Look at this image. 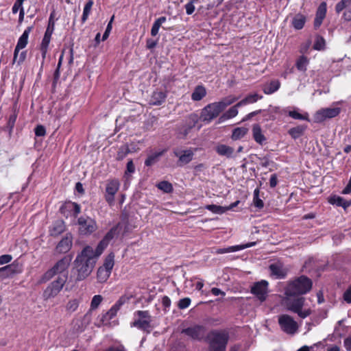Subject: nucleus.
<instances>
[{"instance_id": "1", "label": "nucleus", "mask_w": 351, "mask_h": 351, "mask_svg": "<svg viewBox=\"0 0 351 351\" xmlns=\"http://www.w3.org/2000/svg\"><path fill=\"white\" fill-rule=\"evenodd\" d=\"M99 256L92 247L87 245L84 247L74 261L77 271L76 281H82L91 274Z\"/></svg>"}, {"instance_id": "2", "label": "nucleus", "mask_w": 351, "mask_h": 351, "mask_svg": "<svg viewBox=\"0 0 351 351\" xmlns=\"http://www.w3.org/2000/svg\"><path fill=\"white\" fill-rule=\"evenodd\" d=\"M73 256L71 255L64 256L62 258L56 263V264L48 269L40 278L38 283H45L51 280L56 275L61 276L64 274H68L67 269L69 267Z\"/></svg>"}, {"instance_id": "3", "label": "nucleus", "mask_w": 351, "mask_h": 351, "mask_svg": "<svg viewBox=\"0 0 351 351\" xmlns=\"http://www.w3.org/2000/svg\"><path fill=\"white\" fill-rule=\"evenodd\" d=\"M312 281L306 276H301L291 282L285 289L287 296L306 294L312 288Z\"/></svg>"}, {"instance_id": "4", "label": "nucleus", "mask_w": 351, "mask_h": 351, "mask_svg": "<svg viewBox=\"0 0 351 351\" xmlns=\"http://www.w3.org/2000/svg\"><path fill=\"white\" fill-rule=\"evenodd\" d=\"M210 351H226L229 332L226 330H212L208 335Z\"/></svg>"}, {"instance_id": "5", "label": "nucleus", "mask_w": 351, "mask_h": 351, "mask_svg": "<svg viewBox=\"0 0 351 351\" xmlns=\"http://www.w3.org/2000/svg\"><path fill=\"white\" fill-rule=\"evenodd\" d=\"M283 302L288 311L296 313L302 319L307 317L312 313L310 308H304L305 298L303 297L292 298L291 296H287Z\"/></svg>"}, {"instance_id": "6", "label": "nucleus", "mask_w": 351, "mask_h": 351, "mask_svg": "<svg viewBox=\"0 0 351 351\" xmlns=\"http://www.w3.org/2000/svg\"><path fill=\"white\" fill-rule=\"evenodd\" d=\"M67 280V274L58 276L44 290L43 298L44 300H48L57 296L64 287Z\"/></svg>"}, {"instance_id": "7", "label": "nucleus", "mask_w": 351, "mask_h": 351, "mask_svg": "<svg viewBox=\"0 0 351 351\" xmlns=\"http://www.w3.org/2000/svg\"><path fill=\"white\" fill-rule=\"evenodd\" d=\"M134 320L131 323L132 327H136L139 330L150 332L151 315L147 311H137L134 313Z\"/></svg>"}, {"instance_id": "8", "label": "nucleus", "mask_w": 351, "mask_h": 351, "mask_svg": "<svg viewBox=\"0 0 351 351\" xmlns=\"http://www.w3.org/2000/svg\"><path fill=\"white\" fill-rule=\"evenodd\" d=\"M79 234L82 236H89L97 230V221L88 217L81 216L77 219Z\"/></svg>"}, {"instance_id": "9", "label": "nucleus", "mask_w": 351, "mask_h": 351, "mask_svg": "<svg viewBox=\"0 0 351 351\" xmlns=\"http://www.w3.org/2000/svg\"><path fill=\"white\" fill-rule=\"evenodd\" d=\"M222 112L218 104L216 101L213 102L202 109L199 119L206 123H209L218 117Z\"/></svg>"}, {"instance_id": "10", "label": "nucleus", "mask_w": 351, "mask_h": 351, "mask_svg": "<svg viewBox=\"0 0 351 351\" xmlns=\"http://www.w3.org/2000/svg\"><path fill=\"white\" fill-rule=\"evenodd\" d=\"M278 323L282 331L288 335H294L298 330V324L294 319L287 314L278 317Z\"/></svg>"}, {"instance_id": "11", "label": "nucleus", "mask_w": 351, "mask_h": 351, "mask_svg": "<svg viewBox=\"0 0 351 351\" xmlns=\"http://www.w3.org/2000/svg\"><path fill=\"white\" fill-rule=\"evenodd\" d=\"M120 187V182L118 179H109L106 180L104 198L109 206H113L115 200V195Z\"/></svg>"}, {"instance_id": "12", "label": "nucleus", "mask_w": 351, "mask_h": 351, "mask_svg": "<svg viewBox=\"0 0 351 351\" xmlns=\"http://www.w3.org/2000/svg\"><path fill=\"white\" fill-rule=\"evenodd\" d=\"M173 154L175 157L178 158V165L182 167L193 160L195 154L191 148L184 149L182 147H176L173 149Z\"/></svg>"}, {"instance_id": "13", "label": "nucleus", "mask_w": 351, "mask_h": 351, "mask_svg": "<svg viewBox=\"0 0 351 351\" xmlns=\"http://www.w3.org/2000/svg\"><path fill=\"white\" fill-rule=\"evenodd\" d=\"M53 14H51L49 19V22H48V25H47V29L45 31L44 37L43 38L41 45H40V51L42 53V56H43V60L46 57L48 46H49V44L51 40V35L54 30L55 23L53 19Z\"/></svg>"}, {"instance_id": "14", "label": "nucleus", "mask_w": 351, "mask_h": 351, "mask_svg": "<svg viewBox=\"0 0 351 351\" xmlns=\"http://www.w3.org/2000/svg\"><path fill=\"white\" fill-rule=\"evenodd\" d=\"M251 293L261 301L266 300L268 293V282L266 280H261L253 285L251 288Z\"/></svg>"}, {"instance_id": "15", "label": "nucleus", "mask_w": 351, "mask_h": 351, "mask_svg": "<svg viewBox=\"0 0 351 351\" xmlns=\"http://www.w3.org/2000/svg\"><path fill=\"white\" fill-rule=\"evenodd\" d=\"M341 112L340 108H327L317 111L314 117L317 123L324 121L326 119H331L337 117Z\"/></svg>"}, {"instance_id": "16", "label": "nucleus", "mask_w": 351, "mask_h": 351, "mask_svg": "<svg viewBox=\"0 0 351 351\" xmlns=\"http://www.w3.org/2000/svg\"><path fill=\"white\" fill-rule=\"evenodd\" d=\"M206 330V328L204 326L195 325L183 329L182 333H184L192 339L200 341L204 338Z\"/></svg>"}, {"instance_id": "17", "label": "nucleus", "mask_w": 351, "mask_h": 351, "mask_svg": "<svg viewBox=\"0 0 351 351\" xmlns=\"http://www.w3.org/2000/svg\"><path fill=\"white\" fill-rule=\"evenodd\" d=\"M117 227L118 226L112 228L98 243L95 250L97 251V256H100L102 254L109 242L114 238V235L117 234Z\"/></svg>"}, {"instance_id": "18", "label": "nucleus", "mask_w": 351, "mask_h": 351, "mask_svg": "<svg viewBox=\"0 0 351 351\" xmlns=\"http://www.w3.org/2000/svg\"><path fill=\"white\" fill-rule=\"evenodd\" d=\"M60 213L65 216H68L67 213H73V215L76 217L81 212L80 206L72 202L64 203L60 208Z\"/></svg>"}, {"instance_id": "19", "label": "nucleus", "mask_w": 351, "mask_h": 351, "mask_svg": "<svg viewBox=\"0 0 351 351\" xmlns=\"http://www.w3.org/2000/svg\"><path fill=\"white\" fill-rule=\"evenodd\" d=\"M72 236L66 234L57 245L56 252L58 254H64L70 250L72 247Z\"/></svg>"}, {"instance_id": "20", "label": "nucleus", "mask_w": 351, "mask_h": 351, "mask_svg": "<svg viewBox=\"0 0 351 351\" xmlns=\"http://www.w3.org/2000/svg\"><path fill=\"white\" fill-rule=\"evenodd\" d=\"M326 14V3L322 2L319 4L314 20V27L317 29L320 27Z\"/></svg>"}, {"instance_id": "21", "label": "nucleus", "mask_w": 351, "mask_h": 351, "mask_svg": "<svg viewBox=\"0 0 351 351\" xmlns=\"http://www.w3.org/2000/svg\"><path fill=\"white\" fill-rule=\"evenodd\" d=\"M215 150L221 156H226L228 158L235 157L234 148L229 145L218 144L216 145Z\"/></svg>"}, {"instance_id": "22", "label": "nucleus", "mask_w": 351, "mask_h": 351, "mask_svg": "<svg viewBox=\"0 0 351 351\" xmlns=\"http://www.w3.org/2000/svg\"><path fill=\"white\" fill-rule=\"evenodd\" d=\"M255 245H256V242H250V243H247L246 244H243V245H237L230 246L228 247L219 248L216 250V253L221 254L234 252L244 250L247 247L254 246Z\"/></svg>"}, {"instance_id": "23", "label": "nucleus", "mask_w": 351, "mask_h": 351, "mask_svg": "<svg viewBox=\"0 0 351 351\" xmlns=\"http://www.w3.org/2000/svg\"><path fill=\"white\" fill-rule=\"evenodd\" d=\"M269 270L271 274L278 279L284 278L287 273V270L280 263L271 264L269 266Z\"/></svg>"}, {"instance_id": "24", "label": "nucleus", "mask_w": 351, "mask_h": 351, "mask_svg": "<svg viewBox=\"0 0 351 351\" xmlns=\"http://www.w3.org/2000/svg\"><path fill=\"white\" fill-rule=\"evenodd\" d=\"M252 137L254 140L259 145H262L266 141L262 129L259 124H254L252 129Z\"/></svg>"}, {"instance_id": "25", "label": "nucleus", "mask_w": 351, "mask_h": 351, "mask_svg": "<svg viewBox=\"0 0 351 351\" xmlns=\"http://www.w3.org/2000/svg\"><path fill=\"white\" fill-rule=\"evenodd\" d=\"M65 230V226L63 221L58 220L55 221L49 228V234L52 237H58Z\"/></svg>"}, {"instance_id": "26", "label": "nucleus", "mask_w": 351, "mask_h": 351, "mask_svg": "<svg viewBox=\"0 0 351 351\" xmlns=\"http://www.w3.org/2000/svg\"><path fill=\"white\" fill-rule=\"evenodd\" d=\"M240 107L241 106H237V103L234 106L230 108L219 118V123H222L226 120L235 117L239 113L238 108Z\"/></svg>"}, {"instance_id": "27", "label": "nucleus", "mask_w": 351, "mask_h": 351, "mask_svg": "<svg viewBox=\"0 0 351 351\" xmlns=\"http://www.w3.org/2000/svg\"><path fill=\"white\" fill-rule=\"evenodd\" d=\"M166 97L167 95L165 92L155 91L151 97L149 104L154 106H160L165 101Z\"/></svg>"}, {"instance_id": "28", "label": "nucleus", "mask_w": 351, "mask_h": 351, "mask_svg": "<svg viewBox=\"0 0 351 351\" xmlns=\"http://www.w3.org/2000/svg\"><path fill=\"white\" fill-rule=\"evenodd\" d=\"M280 86V83L278 80H272L269 83L265 84L263 86V91L266 95H271L277 91Z\"/></svg>"}, {"instance_id": "29", "label": "nucleus", "mask_w": 351, "mask_h": 351, "mask_svg": "<svg viewBox=\"0 0 351 351\" xmlns=\"http://www.w3.org/2000/svg\"><path fill=\"white\" fill-rule=\"evenodd\" d=\"M16 266L11 264L0 268V278L3 279L16 274Z\"/></svg>"}, {"instance_id": "30", "label": "nucleus", "mask_w": 351, "mask_h": 351, "mask_svg": "<svg viewBox=\"0 0 351 351\" xmlns=\"http://www.w3.org/2000/svg\"><path fill=\"white\" fill-rule=\"evenodd\" d=\"M248 128L245 127H238L232 130L231 138L233 141H238L245 137L248 133Z\"/></svg>"}, {"instance_id": "31", "label": "nucleus", "mask_w": 351, "mask_h": 351, "mask_svg": "<svg viewBox=\"0 0 351 351\" xmlns=\"http://www.w3.org/2000/svg\"><path fill=\"white\" fill-rule=\"evenodd\" d=\"M309 64V59L305 56H300L295 62V66L299 71L306 72L308 65Z\"/></svg>"}, {"instance_id": "32", "label": "nucleus", "mask_w": 351, "mask_h": 351, "mask_svg": "<svg viewBox=\"0 0 351 351\" xmlns=\"http://www.w3.org/2000/svg\"><path fill=\"white\" fill-rule=\"evenodd\" d=\"M165 152L166 149H163L162 151L154 152L149 154L145 161V165L147 167L153 165L154 164L158 161L159 158L162 156Z\"/></svg>"}, {"instance_id": "33", "label": "nucleus", "mask_w": 351, "mask_h": 351, "mask_svg": "<svg viewBox=\"0 0 351 351\" xmlns=\"http://www.w3.org/2000/svg\"><path fill=\"white\" fill-rule=\"evenodd\" d=\"M206 88L203 86H197L195 88L191 95V99L195 101H200L206 96Z\"/></svg>"}, {"instance_id": "34", "label": "nucleus", "mask_w": 351, "mask_h": 351, "mask_svg": "<svg viewBox=\"0 0 351 351\" xmlns=\"http://www.w3.org/2000/svg\"><path fill=\"white\" fill-rule=\"evenodd\" d=\"M262 96L258 95L257 93L250 94L247 95L244 99L237 103V106H245L250 104H254L258 100L261 99Z\"/></svg>"}, {"instance_id": "35", "label": "nucleus", "mask_w": 351, "mask_h": 351, "mask_svg": "<svg viewBox=\"0 0 351 351\" xmlns=\"http://www.w3.org/2000/svg\"><path fill=\"white\" fill-rule=\"evenodd\" d=\"M32 29V27H27L23 32V34L18 40L16 46L22 49L25 48L28 43L29 34Z\"/></svg>"}, {"instance_id": "36", "label": "nucleus", "mask_w": 351, "mask_h": 351, "mask_svg": "<svg viewBox=\"0 0 351 351\" xmlns=\"http://www.w3.org/2000/svg\"><path fill=\"white\" fill-rule=\"evenodd\" d=\"M237 99L238 98L233 95H228L216 102L218 104L221 110L223 111L228 106L234 103Z\"/></svg>"}, {"instance_id": "37", "label": "nucleus", "mask_w": 351, "mask_h": 351, "mask_svg": "<svg viewBox=\"0 0 351 351\" xmlns=\"http://www.w3.org/2000/svg\"><path fill=\"white\" fill-rule=\"evenodd\" d=\"M306 23V17L300 14H296L292 21V25L295 29L303 28Z\"/></svg>"}, {"instance_id": "38", "label": "nucleus", "mask_w": 351, "mask_h": 351, "mask_svg": "<svg viewBox=\"0 0 351 351\" xmlns=\"http://www.w3.org/2000/svg\"><path fill=\"white\" fill-rule=\"evenodd\" d=\"M306 127L304 125H298L296 127L291 128L288 133L294 139L299 138L302 135Z\"/></svg>"}, {"instance_id": "39", "label": "nucleus", "mask_w": 351, "mask_h": 351, "mask_svg": "<svg viewBox=\"0 0 351 351\" xmlns=\"http://www.w3.org/2000/svg\"><path fill=\"white\" fill-rule=\"evenodd\" d=\"M166 21V17L165 16H161L158 19H157L151 29V35L152 36H155L158 34V30L161 26V25Z\"/></svg>"}, {"instance_id": "40", "label": "nucleus", "mask_w": 351, "mask_h": 351, "mask_svg": "<svg viewBox=\"0 0 351 351\" xmlns=\"http://www.w3.org/2000/svg\"><path fill=\"white\" fill-rule=\"evenodd\" d=\"M111 272L101 267L98 269L97 273V280L99 282H105L110 276Z\"/></svg>"}, {"instance_id": "41", "label": "nucleus", "mask_w": 351, "mask_h": 351, "mask_svg": "<svg viewBox=\"0 0 351 351\" xmlns=\"http://www.w3.org/2000/svg\"><path fill=\"white\" fill-rule=\"evenodd\" d=\"M114 255L113 253L109 254L106 258H105L104 263L103 266H101V268H105L106 270H108L110 272H111L114 264Z\"/></svg>"}, {"instance_id": "42", "label": "nucleus", "mask_w": 351, "mask_h": 351, "mask_svg": "<svg viewBox=\"0 0 351 351\" xmlns=\"http://www.w3.org/2000/svg\"><path fill=\"white\" fill-rule=\"evenodd\" d=\"M119 308H118L117 307V306H114L113 305L110 309L106 313V314H104L103 315V317H102V321L103 322H109L110 319H112V318H114L117 312L119 311Z\"/></svg>"}, {"instance_id": "43", "label": "nucleus", "mask_w": 351, "mask_h": 351, "mask_svg": "<svg viewBox=\"0 0 351 351\" xmlns=\"http://www.w3.org/2000/svg\"><path fill=\"white\" fill-rule=\"evenodd\" d=\"M93 0H88V2L86 3L84 8V10H83V14H82V23H85L86 21L87 20L90 13V11H91V8L93 5Z\"/></svg>"}, {"instance_id": "44", "label": "nucleus", "mask_w": 351, "mask_h": 351, "mask_svg": "<svg viewBox=\"0 0 351 351\" xmlns=\"http://www.w3.org/2000/svg\"><path fill=\"white\" fill-rule=\"evenodd\" d=\"M80 300L78 299H71L70 300L66 305V310L69 313H73L77 310L79 306Z\"/></svg>"}, {"instance_id": "45", "label": "nucleus", "mask_w": 351, "mask_h": 351, "mask_svg": "<svg viewBox=\"0 0 351 351\" xmlns=\"http://www.w3.org/2000/svg\"><path fill=\"white\" fill-rule=\"evenodd\" d=\"M326 41L321 36H317L313 45V49L315 50L321 51L325 48Z\"/></svg>"}, {"instance_id": "46", "label": "nucleus", "mask_w": 351, "mask_h": 351, "mask_svg": "<svg viewBox=\"0 0 351 351\" xmlns=\"http://www.w3.org/2000/svg\"><path fill=\"white\" fill-rule=\"evenodd\" d=\"M288 114L294 119L308 121V113L302 114L296 110H290L289 111Z\"/></svg>"}, {"instance_id": "47", "label": "nucleus", "mask_w": 351, "mask_h": 351, "mask_svg": "<svg viewBox=\"0 0 351 351\" xmlns=\"http://www.w3.org/2000/svg\"><path fill=\"white\" fill-rule=\"evenodd\" d=\"M157 187L165 193H171L173 191L172 184L167 181H162L157 184Z\"/></svg>"}, {"instance_id": "48", "label": "nucleus", "mask_w": 351, "mask_h": 351, "mask_svg": "<svg viewBox=\"0 0 351 351\" xmlns=\"http://www.w3.org/2000/svg\"><path fill=\"white\" fill-rule=\"evenodd\" d=\"M206 208L214 213H218V214L223 213L224 212H226L227 210L226 207H223V206H217V205H215V204L207 205L206 206Z\"/></svg>"}, {"instance_id": "49", "label": "nucleus", "mask_w": 351, "mask_h": 351, "mask_svg": "<svg viewBox=\"0 0 351 351\" xmlns=\"http://www.w3.org/2000/svg\"><path fill=\"white\" fill-rule=\"evenodd\" d=\"M103 298L100 295H95L93 296L90 303V310L96 309L101 304Z\"/></svg>"}, {"instance_id": "50", "label": "nucleus", "mask_w": 351, "mask_h": 351, "mask_svg": "<svg viewBox=\"0 0 351 351\" xmlns=\"http://www.w3.org/2000/svg\"><path fill=\"white\" fill-rule=\"evenodd\" d=\"M199 2V0H190L189 2H188L185 5V9L186 12L188 15L192 14L195 11V3H197Z\"/></svg>"}, {"instance_id": "51", "label": "nucleus", "mask_w": 351, "mask_h": 351, "mask_svg": "<svg viewBox=\"0 0 351 351\" xmlns=\"http://www.w3.org/2000/svg\"><path fill=\"white\" fill-rule=\"evenodd\" d=\"M130 153V149L128 146H122L120 147L118 153L117 159L119 160H123L128 154Z\"/></svg>"}, {"instance_id": "52", "label": "nucleus", "mask_w": 351, "mask_h": 351, "mask_svg": "<svg viewBox=\"0 0 351 351\" xmlns=\"http://www.w3.org/2000/svg\"><path fill=\"white\" fill-rule=\"evenodd\" d=\"M350 5L348 3L347 0H341L337 3L335 6V11L337 13H340L343 9H347Z\"/></svg>"}, {"instance_id": "53", "label": "nucleus", "mask_w": 351, "mask_h": 351, "mask_svg": "<svg viewBox=\"0 0 351 351\" xmlns=\"http://www.w3.org/2000/svg\"><path fill=\"white\" fill-rule=\"evenodd\" d=\"M191 299L189 298H184L179 300L178 308L180 309H184L189 306L191 304Z\"/></svg>"}, {"instance_id": "54", "label": "nucleus", "mask_w": 351, "mask_h": 351, "mask_svg": "<svg viewBox=\"0 0 351 351\" xmlns=\"http://www.w3.org/2000/svg\"><path fill=\"white\" fill-rule=\"evenodd\" d=\"M113 20H114V16H112L110 22L108 23V24L106 27V31L104 33L103 36H102V40H105L108 38L109 34L112 30V23Z\"/></svg>"}, {"instance_id": "55", "label": "nucleus", "mask_w": 351, "mask_h": 351, "mask_svg": "<svg viewBox=\"0 0 351 351\" xmlns=\"http://www.w3.org/2000/svg\"><path fill=\"white\" fill-rule=\"evenodd\" d=\"M199 119V117L197 114H195V113L191 114L188 117V119L190 122L189 128H191L194 127L195 125V124L197 123Z\"/></svg>"}, {"instance_id": "56", "label": "nucleus", "mask_w": 351, "mask_h": 351, "mask_svg": "<svg viewBox=\"0 0 351 351\" xmlns=\"http://www.w3.org/2000/svg\"><path fill=\"white\" fill-rule=\"evenodd\" d=\"M25 0H16L12 6V10L13 14L17 13L19 10H21L23 8V3Z\"/></svg>"}, {"instance_id": "57", "label": "nucleus", "mask_w": 351, "mask_h": 351, "mask_svg": "<svg viewBox=\"0 0 351 351\" xmlns=\"http://www.w3.org/2000/svg\"><path fill=\"white\" fill-rule=\"evenodd\" d=\"M46 134V130L44 126L39 125L35 128V134L37 136H44Z\"/></svg>"}, {"instance_id": "58", "label": "nucleus", "mask_w": 351, "mask_h": 351, "mask_svg": "<svg viewBox=\"0 0 351 351\" xmlns=\"http://www.w3.org/2000/svg\"><path fill=\"white\" fill-rule=\"evenodd\" d=\"M332 203L336 204L337 206H341L343 207L348 206L346 200L341 197H335L333 198Z\"/></svg>"}, {"instance_id": "59", "label": "nucleus", "mask_w": 351, "mask_h": 351, "mask_svg": "<svg viewBox=\"0 0 351 351\" xmlns=\"http://www.w3.org/2000/svg\"><path fill=\"white\" fill-rule=\"evenodd\" d=\"M130 298L126 295L121 296L117 302L114 304L120 309L121 306L129 300Z\"/></svg>"}, {"instance_id": "60", "label": "nucleus", "mask_w": 351, "mask_h": 351, "mask_svg": "<svg viewBox=\"0 0 351 351\" xmlns=\"http://www.w3.org/2000/svg\"><path fill=\"white\" fill-rule=\"evenodd\" d=\"M253 202H254V206L256 208H258L259 209H261L263 208L264 203H263V200L259 198V197H254Z\"/></svg>"}, {"instance_id": "61", "label": "nucleus", "mask_w": 351, "mask_h": 351, "mask_svg": "<svg viewBox=\"0 0 351 351\" xmlns=\"http://www.w3.org/2000/svg\"><path fill=\"white\" fill-rule=\"evenodd\" d=\"M12 256L9 254L1 255L0 256V265L8 263L12 260Z\"/></svg>"}, {"instance_id": "62", "label": "nucleus", "mask_w": 351, "mask_h": 351, "mask_svg": "<svg viewBox=\"0 0 351 351\" xmlns=\"http://www.w3.org/2000/svg\"><path fill=\"white\" fill-rule=\"evenodd\" d=\"M343 346L347 351H351V335L344 339Z\"/></svg>"}, {"instance_id": "63", "label": "nucleus", "mask_w": 351, "mask_h": 351, "mask_svg": "<svg viewBox=\"0 0 351 351\" xmlns=\"http://www.w3.org/2000/svg\"><path fill=\"white\" fill-rule=\"evenodd\" d=\"M343 299L348 303L351 302V286L344 292Z\"/></svg>"}, {"instance_id": "64", "label": "nucleus", "mask_w": 351, "mask_h": 351, "mask_svg": "<svg viewBox=\"0 0 351 351\" xmlns=\"http://www.w3.org/2000/svg\"><path fill=\"white\" fill-rule=\"evenodd\" d=\"M343 17L346 21H351V5L348 7L343 12Z\"/></svg>"}]
</instances>
